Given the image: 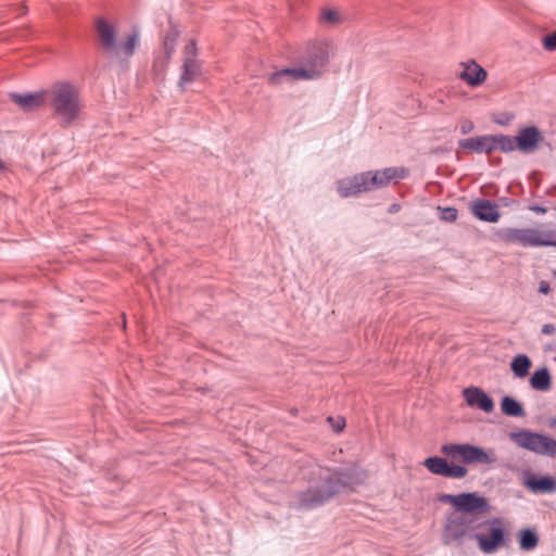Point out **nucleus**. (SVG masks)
<instances>
[{
	"label": "nucleus",
	"mask_w": 556,
	"mask_h": 556,
	"mask_svg": "<svg viewBox=\"0 0 556 556\" xmlns=\"http://www.w3.org/2000/svg\"><path fill=\"white\" fill-rule=\"evenodd\" d=\"M364 478L365 473L356 468H346L343 471L323 470L321 484L304 493L302 504L306 507L321 505L337 493L359 483Z\"/></svg>",
	"instance_id": "f257e3e1"
},
{
	"label": "nucleus",
	"mask_w": 556,
	"mask_h": 556,
	"mask_svg": "<svg viewBox=\"0 0 556 556\" xmlns=\"http://www.w3.org/2000/svg\"><path fill=\"white\" fill-rule=\"evenodd\" d=\"M328 62V51L321 43H314L307 48V53L299 66L282 68L268 74L267 83L280 86L285 83L299 80H313L319 78Z\"/></svg>",
	"instance_id": "f03ea898"
},
{
	"label": "nucleus",
	"mask_w": 556,
	"mask_h": 556,
	"mask_svg": "<svg viewBox=\"0 0 556 556\" xmlns=\"http://www.w3.org/2000/svg\"><path fill=\"white\" fill-rule=\"evenodd\" d=\"M47 101L52 114L62 125L68 126L78 119L84 104L79 89L67 81H58L47 91Z\"/></svg>",
	"instance_id": "7ed1b4c3"
},
{
	"label": "nucleus",
	"mask_w": 556,
	"mask_h": 556,
	"mask_svg": "<svg viewBox=\"0 0 556 556\" xmlns=\"http://www.w3.org/2000/svg\"><path fill=\"white\" fill-rule=\"evenodd\" d=\"M96 27L101 48L112 56L127 59L139 46V35L136 31L121 37L117 26L103 18L97 20Z\"/></svg>",
	"instance_id": "20e7f679"
},
{
	"label": "nucleus",
	"mask_w": 556,
	"mask_h": 556,
	"mask_svg": "<svg viewBox=\"0 0 556 556\" xmlns=\"http://www.w3.org/2000/svg\"><path fill=\"white\" fill-rule=\"evenodd\" d=\"M495 238L500 242L522 248L556 247V231L553 229L507 227L497 229Z\"/></svg>",
	"instance_id": "39448f33"
},
{
	"label": "nucleus",
	"mask_w": 556,
	"mask_h": 556,
	"mask_svg": "<svg viewBox=\"0 0 556 556\" xmlns=\"http://www.w3.org/2000/svg\"><path fill=\"white\" fill-rule=\"evenodd\" d=\"M471 540L477 542L478 548L483 554H495L507 545V532L503 520L500 518L478 520Z\"/></svg>",
	"instance_id": "423d86ee"
},
{
	"label": "nucleus",
	"mask_w": 556,
	"mask_h": 556,
	"mask_svg": "<svg viewBox=\"0 0 556 556\" xmlns=\"http://www.w3.org/2000/svg\"><path fill=\"white\" fill-rule=\"evenodd\" d=\"M478 519L471 515L452 513L445 522L442 541L445 545H459L464 539H471Z\"/></svg>",
	"instance_id": "0eeeda50"
},
{
	"label": "nucleus",
	"mask_w": 556,
	"mask_h": 556,
	"mask_svg": "<svg viewBox=\"0 0 556 556\" xmlns=\"http://www.w3.org/2000/svg\"><path fill=\"white\" fill-rule=\"evenodd\" d=\"M444 502L452 504L457 514L489 513L490 505L485 497L477 493L446 494L442 497Z\"/></svg>",
	"instance_id": "6e6552de"
},
{
	"label": "nucleus",
	"mask_w": 556,
	"mask_h": 556,
	"mask_svg": "<svg viewBox=\"0 0 556 556\" xmlns=\"http://www.w3.org/2000/svg\"><path fill=\"white\" fill-rule=\"evenodd\" d=\"M367 190L372 191L397 182L408 176V169L404 166L386 167L379 170L364 172Z\"/></svg>",
	"instance_id": "1a4fd4ad"
},
{
	"label": "nucleus",
	"mask_w": 556,
	"mask_h": 556,
	"mask_svg": "<svg viewBox=\"0 0 556 556\" xmlns=\"http://www.w3.org/2000/svg\"><path fill=\"white\" fill-rule=\"evenodd\" d=\"M513 438L521 448H526L531 452H553L556 445V442L547 437L528 431L513 434Z\"/></svg>",
	"instance_id": "9d476101"
},
{
	"label": "nucleus",
	"mask_w": 556,
	"mask_h": 556,
	"mask_svg": "<svg viewBox=\"0 0 556 556\" xmlns=\"http://www.w3.org/2000/svg\"><path fill=\"white\" fill-rule=\"evenodd\" d=\"M425 466L432 473L447 478H463L467 473L464 466L450 464L446 459L437 456L427 458Z\"/></svg>",
	"instance_id": "9b49d317"
},
{
	"label": "nucleus",
	"mask_w": 556,
	"mask_h": 556,
	"mask_svg": "<svg viewBox=\"0 0 556 556\" xmlns=\"http://www.w3.org/2000/svg\"><path fill=\"white\" fill-rule=\"evenodd\" d=\"M470 212L476 218L486 223H497L501 218L498 206L485 199L472 201L470 203Z\"/></svg>",
	"instance_id": "f8f14e48"
},
{
	"label": "nucleus",
	"mask_w": 556,
	"mask_h": 556,
	"mask_svg": "<svg viewBox=\"0 0 556 556\" xmlns=\"http://www.w3.org/2000/svg\"><path fill=\"white\" fill-rule=\"evenodd\" d=\"M337 191L341 198L355 197L368 192L364 173L337 181Z\"/></svg>",
	"instance_id": "ddd939ff"
},
{
	"label": "nucleus",
	"mask_w": 556,
	"mask_h": 556,
	"mask_svg": "<svg viewBox=\"0 0 556 556\" xmlns=\"http://www.w3.org/2000/svg\"><path fill=\"white\" fill-rule=\"evenodd\" d=\"M543 137L536 127H526L515 137L516 149L529 153L535 150Z\"/></svg>",
	"instance_id": "4468645a"
},
{
	"label": "nucleus",
	"mask_w": 556,
	"mask_h": 556,
	"mask_svg": "<svg viewBox=\"0 0 556 556\" xmlns=\"http://www.w3.org/2000/svg\"><path fill=\"white\" fill-rule=\"evenodd\" d=\"M463 71L459 77L468 85L476 87L483 84L488 77L486 71L475 61L462 63Z\"/></svg>",
	"instance_id": "2eb2a0df"
},
{
	"label": "nucleus",
	"mask_w": 556,
	"mask_h": 556,
	"mask_svg": "<svg viewBox=\"0 0 556 556\" xmlns=\"http://www.w3.org/2000/svg\"><path fill=\"white\" fill-rule=\"evenodd\" d=\"M463 393L469 406L478 407L485 413L493 410V400L483 390L479 388H467Z\"/></svg>",
	"instance_id": "dca6fc26"
},
{
	"label": "nucleus",
	"mask_w": 556,
	"mask_h": 556,
	"mask_svg": "<svg viewBox=\"0 0 556 556\" xmlns=\"http://www.w3.org/2000/svg\"><path fill=\"white\" fill-rule=\"evenodd\" d=\"M464 150L475 153H492L494 151L493 136H478L463 139L458 142Z\"/></svg>",
	"instance_id": "f3484780"
},
{
	"label": "nucleus",
	"mask_w": 556,
	"mask_h": 556,
	"mask_svg": "<svg viewBox=\"0 0 556 556\" xmlns=\"http://www.w3.org/2000/svg\"><path fill=\"white\" fill-rule=\"evenodd\" d=\"M526 485L534 493H551L556 490L555 480L548 476L540 478L534 476L529 477L526 480Z\"/></svg>",
	"instance_id": "a211bd4d"
},
{
	"label": "nucleus",
	"mask_w": 556,
	"mask_h": 556,
	"mask_svg": "<svg viewBox=\"0 0 556 556\" xmlns=\"http://www.w3.org/2000/svg\"><path fill=\"white\" fill-rule=\"evenodd\" d=\"M11 99L22 109L30 111L43 104L46 98L43 93L16 94L13 93Z\"/></svg>",
	"instance_id": "6ab92c4d"
},
{
	"label": "nucleus",
	"mask_w": 556,
	"mask_h": 556,
	"mask_svg": "<svg viewBox=\"0 0 556 556\" xmlns=\"http://www.w3.org/2000/svg\"><path fill=\"white\" fill-rule=\"evenodd\" d=\"M530 384L534 390L548 391L552 387V378L547 368H540L535 370L531 378Z\"/></svg>",
	"instance_id": "aec40b11"
},
{
	"label": "nucleus",
	"mask_w": 556,
	"mask_h": 556,
	"mask_svg": "<svg viewBox=\"0 0 556 556\" xmlns=\"http://www.w3.org/2000/svg\"><path fill=\"white\" fill-rule=\"evenodd\" d=\"M200 75V65L195 59L185 58L179 85L193 81Z\"/></svg>",
	"instance_id": "412c9836"
},
{
	"label": "nucleus",
	"mask_w": 556,
	"mask_h": 556,
	"mask_svg": "<svg viewBox=\"0 0 556 556\" xmlns=\"http://www.w3.org/2000/svg\"><path fill=\"white\" fill-rule=\"evenodd\" d=\"M531 366V359L525 354L515 356L510 363V368L518 378H525L529 374Z\"/></svg>",
	"instance_id": "4be33fe9"
},
{
	"label": "nucleus",
	"mask_w": 556,
	"mask_h": 556,
	"mask_svg": "<svg viewBox=\"0 0 556 556\" xmlns=\"http://www.w3.org/2000/svg\"><path fill=\"white\" fill-rule=\"evenodd\" d=\"M502 412L507 416H522L525 414L521 404L509 396H505L501 403Z\"/></svg>",
	"instance_id": "5701e85b"
},
{
	"label": "nucleus",
	"mask_w": 556,
	"mask_h": 556,
	"mask_svg": "<svg viewBox=\"0 0 556 556\" xmlns=\"http://www.w3.org/2000/svg\"><path fill=\"white\" fill-rule=\"evenodd\" d=\"M343 21L341 12L337 9H324L320 13V22L327 26H337Z\"/></svg>",
	"instance_id": "b1692460"
},
{
	"label": "nucleus",
	"mask_w": 556,
	"mask_h": 556,
	"mask_svg": "<svg viewBox=\"0 0 556 556\" xmlns=\"http://www.w3.org/2000/svg\"><path fill=\"white\" fill-rule=\"evenodd\" d=\"M493 146L494 151L501 150L503 152H510L516 149L515 138L505 135L493 136Z\"/></svg>",
	"instance_id": "393cba45"
},
{
	"label": "nucleus",
	"mask_w": 556,
	"mask_h": 556,
	"mask_svg": "<svg viewBox=\"0 0 556 556\" xmlns=\"http://www.w3.org/2000/svg\"><path fill=\"white\" fill-rule=\"evenodd\" d=\"M539 542L538 535L534 531L526 529L520 532V548L523 551H531L536 547Z\"/></svg>",
	"instance_id": "a878e982"
},
{
	"label": "nucleus",
	"mask_w": 556,
	"mask_h": 556,
	"mask_svg": "<svg viewBox=\"0 0 556 556\" xmlns=\"http://www.w3.org/2000/svg\"><path fill=\"white\" fill-rule=\"evenodd\" d=\"M460 462L465 465L473 463H490L493 460L491 454H459Z\"/></svg>",
	"instance_id": "bb28decb"
},
{
	"label": "nucleus",
	"mask_w": 556,
	"mask_h": 556,
	"mask_svg": "<svg viewBox=\"0 0 556 556\" xmlns=\"http://www.w3.org/2000/svg\"><path fill=\"white\" fill-rule=\"evenodd\" d=\"M443 453H465V452H482L481 450L470 446L468 444H445L441 447Z\"/></svg>",
	"instance_id": "cd10ccee"
},
{
	"label": "nucleus",
	"mask_w": 556,
	"mask_h": 556,
	"mask_svg": "<svg viewBox=\"0 0 556 556\" xmlns=\"http://www.w3.org/2000/svg\"><path fill=\"white\" fill-rule=\"evenodd\" d=\"M327 422L331 426L333 431L340 432L345 427V419L341 416L338 417H328Z\"/></svg>",
	"instance_id": "c85d7f7f"
},
{
	"label": "nucleus",
	"mask_w": 556,
	"mask_h": 556,
	"mask_svg": "<svg viewBox=\"0 0 556 556\" xmlns=\"http://www.w3.org/2000/svg\"><path fill=\"white\" fill-rule=\"evenodd\" d=\"M544 49L547 51H555L556 50V30L552 34H548L543 37L542 40Z\"/></svg>",
	"instance_id": "c756f323"
},
{
	"label": "nucleus",
	"mask_w": 556,
	"mask_h": 556,
	"mask_svg": "<svg viewBox=\"0 0 556 556\" xmlns=\"http://www.w3.org/2000/svg\"><path fill=\"white\" fill-rule=\"evenodd\" d=\"M457 215H458V212H457L456 208H454V207H445L442 211L441 218L446 220V222H454V220H456Z\"/></svg>",
	"instance_id": "7c9ffc66"
},
{
	"label": "nucleus",
	"mask_w": 556,
	"mask_h": 556,
	"mask_svg": "<svg viewBox=\"0 0 556 556\" xmlns=\"http://www.w3.org/2000/svg\"><path fill=\"white\" fill-rule=\"evenodd\" d=\"M195 55H197V47H195V43H194V41H190V42L185 47V58L195 59Z\"/></svg>",
	"instance_id": "2f4dec72"
},
{
	"label": "nucleus",
	"mask_w": 556,
	"mask_h": 556,
	"mask_svg": "<svg viewBox=\"0 0 556 556\" xmlns=\"http://www.w3.org/2000/svg\"><path fill=\"white\" fill-rule=\"evenodd\" d=\"M473 129V123L470 119H464L460 124L462 134L466 135Z\"/></svg>",
	"instance_id": "473e14b6"
},
{
	"label": "nucleus",
	"mask_w": 556,
	"mask_h": 556,
	"mask_svg": "<svg viewBox=\"0 0 556 556\" xmlns=\"http://www.w3.org/2000/svg\"><path fill=\"white\" fill-rule=\"evenodd\" d=\"M542 332L545 334H552L555 332V326L552 324H546L543 326Z\"/></svg>",
	"instance_id": "72a5a7b5"
},
{
	"label": "nucleus",
	"mask_w": 556,
	"mask_h": 556,
	"mask_svg": "<svg viewBox=\"0 0 556 556\" xmlns=\"http://www.w3.org/2000/svg\"><path fill=\"white\" fill-rule=\"evenodd\" d=\"M540 292L543 294H547L549 292V285L545 281L540 283Z\"/></svg>",
	"instance_id": "f704fd0d"
},
{
	"label": "nucleus",
	"mask_w": 556,
	"mask_h": 556,
	"mask_svg": "<svg viewBox=\"0 0 556 556\" xmlns=\"http://www.w3.org/2000/svg\"><path fill=\"white\" fill-rule=\"evenodd\" d=\"M534 212H538V213H545L546 210L544 207H540V206H535L532 208Z\"/></svg>",
	"instance_id": "c9c22d12"
},
{
	"label": "nucleus",
	"mask_w": 556,
	"mask_h": 556,
	"mask_svg": "<svg viewBox=\"0 0 556 556\" xmlns=\"http://www.w3.org/2000/svg\"><path fill=\"white\" fill-rule=\"evenodd\" d=\"M5 168L4 163L0 160V170H3Z\"/></svg>",
	"instance_id": "e433bc0d"
},
{
	"label": "nucleus",
	"mask_w": 556,
	"mask_h": 556,
	"mask_svg": "<svg viewBox=\"0 0 556 556\" xmlns=\"http://www.w3.org/2000/svg\"><path fill=\"white\" fill-rule=\"evenodd\" d=\"M555 424H556V421H555Z\"/></svg>",
	"instance_id": "4c0bfd02"
}]
</instances>
